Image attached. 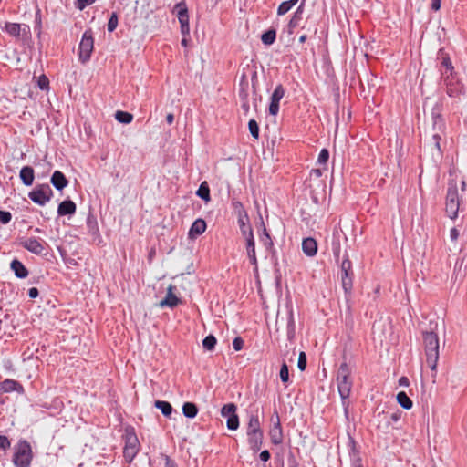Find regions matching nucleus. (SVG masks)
<instances>
[{"label": "nucleus", "mask_w": 467, "mask_h": 467, "mask_svg": "<svg viewBox=\"0 0 467 467\" xmlns=\"http://www.w3.org/2000/svg\"><path fill=\"white\" fill-rule=\"evenodd\" d=\"M246 437L250 449L254 452L259 451L263 445L264 431L257 414H251L249 416L246 426Z\"/></svg>", "instance_id": "1"}, {"label": "nucleus", "mask_w": 467, "mask_h": 467, "mask_svg": "<svg viewBox=\"0 0 467 467\" xmlns=\"http://www.w3.org/2000/svg\"><path fill=\"white\" fill-rule=\"evenodd\" d=\"M275 37H276L275 30L271 29V30L265 32L262 35L261 40L265 45H271L275 42Z\"/></svg>", "instance_id": "37"}, {"label": "nucleus", "mask_w": 467, "mask_h": 467, "mask_svg": "<svg viewBox=\"0 0 467 467\" xmlns=\"http://www.w3.org/2000/svg\"><path fill=\"white\" fill-rule=\"evenodd\" d=\"M260 459L263 462H267L270 459V452L267 450L263 451L260 453Z\"/></svg>", "instance_id": "52"}, {"label": "nucleus", "mask_w": 467, "mask_h": 467, "mask_svg": "<svg viewBox=\"0 0 467 467\" xmlns=\"http://www.w3.org/2000/svg\"><path fill=\"white\" fill-rule=\"evenodd\" d=\"M236 410L237 407L234 403H227L221 410L222 416L227 418V428L232 431L237 430L240 424Z\"/></svg>", "instance_id": "10"}, {"label": "nucleus", "mask_w": 467, "mask_h": 467, "mask_svg": "<svg viewBox=\"0 0 467 467\" xmlns=\"http://www.w3.org/2000/svg\"><path fill=\"white\" fill-rule=\"evenodd\" d=\"M165 466L166 467H178L177 463L171 459L169 456H165Z\"/></svg>", "instance_id": "50"}, {"label": "nucleus", "mask_w": 467, "mask_h": 467, "mask_svg": "<svg viewBox=\"0 0 467 467\" xmlns=\"http://www.w3.org/2000/svg\"><path fill=\"white\" fill-rule=\"evenodd\" d=\"M12 219V214L10 212L0 211V222L4 224L8 223Z\"/></svg>", "instance_id": "47"}, {"label": "nucleus", "mask_w": 467, "mask_h": 467, "mask_svg": "<svg viewBox=\"0 0 467 467\" xmlns=\"http://www.w3.org/2000/svg\"><path fill=\"white\" fill-rule=\"evenodd\" d=\"M340 272H341L342 286H343L345 292L348 293L352 288V275H353L352 264L348 255H346V257L343 259V261L341 263Z\"/></svg>", "instance_id": "11"}, {"label": "nucleus", "mask_w": 467, "mask_h": 467, "mask_svg": "<svg viewBox=\"0 0 467 467\" xmlns=\"http://www.w3.org/2000/svg\"><path fill=\"white\" fill-rule=\"evenodd\" d=\"M459 206L460 198L458 193V186L455 182H451L449 183L445 203V211L451 219H455L457 217Z\"/></svg>", "instance_id": "5"}, {"label": "nucleus", "mask_w": 467, "mask_h": 467, "mask_svg": "<svg viewBox=\"0 0 467 467\" xmlns=\"http://www.w3.org/2000/svg\"><path fill=\"white\" fill-rule=\"evenodd\" d=\"M244 347V340L240 337H237L234 339L233 341V348L235 351H240Z\"/></svg>", "instance_id": "48"}, {"label": "nucleus", "mask_w": 467, "mask_h": 467, "mask_svg": "<svg viewBox=\"0 0 467 467\" xmlns=\"http://www.w3.org/2000/svg\"><path fill=\"white\" fill-rule=\"evenodd\" d=\"M205 230H206L205 221L202 219H197L192 224L190 231H189V235H190V237L194 238V237L203 234Z\"/></svg>", "instance_id": "21"}, {"label": "nucleus", "mask_w": 467, "mask_h": 467, "mask_svg": "<svg viewBox=\"0 0 467 467\" xmlns=\"http://www.w3.org/2000/svg\"><path fill=\"white\" fill-rule=\"evenodd\" d=\"M38 295H39V293H38V289L36 287H31L28 290V296L30 298H36L38 296Z\"/></svg>", "instance_id": "51"}, {"label": "nucleus", "mask_w": 467, "mask_h": 467, "mask_svg": "<svg viewBox=\"0 0 467 467\" xmlns=\"http://www.w3.org/2000/svg\"><path fill=\"white\" fill-rule=\"evenodd\" d=\"M115 119L120 123L129 124L132 121L133 115L126 111L119 110L115 114Z\"/></svg>", "instance_id": "35"}, {"label": "nucleus", "mask_w": 467, "mask_h": 467, "mask_svg": "<svg viewBox=\"0 0 467 467\" xmlns=\"http://www.w3.org/2000/svg\"><path fill=\"white\" fill-rule=\"evenodd\" d=\"M48 86H49V80H48L47 77H46L45 75L40 76L39 79H38V87L40 88V89H42V90L47 89Z\"/></svg>", "instance_id": "46"}, {"label": "nucleus", "mask_w": 467, "mask_h": 467, "mask_svg": "<svg viewBox=\"0 0 467 467\" xmlns=\"http://www.w3.org/2000/svg\"><path fill=\"white\" fill-rule=\"evenodd\" d=\"M302 250L307 256H314L317 252V244L314 238H305L302 242Z\"/></svg>", "instance_id": "19"}, {"label": "nucleus", "mask_w": 467, "mask_h": 467, "mask_svg": "<svg viewBox=\"0 0 467 467\" xmlns=\"http://www.w3.org/2000/svg\"><path fill=\"white\" fill-rule=\"evenodd\" d=\"M244 109L248 110L249 106L247 104H244Z\"/></svg>", "instance_id": "64"}, {"label": "nucleus", "mask_w": 467, "mask_h": 467, "mask_svg": "<svg viewBox=\"0 0 467 467\" xmlns=\"http://www.w3.org/2000/svg\"><path fill=\"white\" fill-rule=\"evenodd\" d=\"M216 342L217 340L215 337L213 335H209L203 339L202 346L205 349L211 351L214 348Z\"/></svg>", "instance_id": "38"}, {"label": "nucleus", "mask_w": 467, "mask_h": 467, "mask_svg": "<svg viewBox=\"0 0 467 467\" xmlns=\"http://www.w3.org/2000/svg\"><path fill=\"white\" fill-rule=\"evenodd\" d=\"M302 13H303V4H301L296 11L294 13L292 18L288 23V32L289 34H293V30L299 25L302 20Z\"/></svg>", "instance_id": "24"}, {"label": "nucleus", "mask_w": 467, "mask_h": 467, "mask_svg": "<svg viewBox=\"0 0 467 467\" xmlns=\"http://www.w3.org/2000/svg\"><path fill=\"white\" fill-rule=\"evenodd\" d=\"M174 289H175V286L172 285H170L168 286L166 296L159 304L161 307L168 306V307L173 308L181 303V300L177 297V296L173 292Z\"/></svg>", "instance_id": "14"}, {"label": "nucleus", "mask_w": 467, "mask_h": 467, "mask_svg": "<svg viewBox=\"0 0 467 467\" xmlns=\"http://www.w3.org/2000/svg\"><path fill=\"white\" fill-rule=\"evenodd\" d=\"M433 140L435 141V146L438 150H440V140H441V136L439 134H434L433 135Z\"/></svg>", "instance_id": "56"}, {"label": "nucleus", "mask_w": 467, "mask_h": 467, "mask_svg": "<svg viewBox=\"0 0 467 467\" xmlns=\"http://www.w3.org/2000/svg\"><path fill=\"white\" fill-rule=\"evenodd\" d=\"M94 49V38L91 29L86 30L83 33L82 38L78 46L79 61L86 63L90 59L91 54Z\"/></svg>", "instance_id": "6"}, {"label": "nucleus", "mask_w": 467, "mask_h": 467, "mask_svg": "<svg viewBox=\"0 0 467 467\" xmlns=\"http://www.w3.org/2000/svg\"><path fill=\"white\" fill-rule=\"evenodd\" d=\"M423 344L426 363L431 370H435L439 360V337L434 332L423 333Z\"/></svg>", "instance_id": "2"}, {"label": "nucleus", "mask_w": 467, "mask_h": 467, "mask_svg": "<svg viewBox=\"0 0 467 467\" xmlns=\"http://www.w3.org/2000/svg\"><path fill=\"white\" fill-rule=\"evenodd\" d=\"M246 244V253L247 256L250 260L251 265L254 266V269L257 270L258 263L255 252V243L254 235L244 237Z\"/></svg>", "instance_id": "15"}, {"label": "nucleus", "mask_w": 467, "mask_h": 467, "mask_svg": "<svg viewBox=\"0 0 467 467\" xmlns=\"http://www.w3.org/2000/svg\"><path fill=\"white\" fill-rule=\"evenodd\" d=\"M331 247L336 260L338 261L341 254V243L338 234H333Z\"/></svg>", "instance_id": "27"}, {"label": "nucleus", "mask_w": 467, "mask_h": 467, "mask_svg": "<svg viewBox=\"0 0 467 467\" xmlns=\"http://www.w3.org/2000/svg\"><path fill=\"white\" fill-rule=\"evenodd\" d=\"M260 241L263 244V245L265 247L266 250H270L274 246L271 236L268 234V232L264 224H263V233H262V235L260 236Z\"/></svg>", "instance_id": "34"}, {"label": "nucleus", "mask_w": 467, "mask_h": 467, "mask_svg": "<svg viewBox=\"0 0 467 467\" xmlns=\"http://www.w3.org/2000/svg\"><path fill=\"white\" fill-rule=\"evenodd\" d=\"M232 205L235 214L237 215V218L243 217V219H246V216H248V214L241 202L234 201Z\"/></svg>", "instance_id": "36"}, {"label": "nucleus", "mask_w": 467, "mask_h": 467, "mask_svg": "<svg viewBox=\"0 0 467 467\" xmlns=\"http://www.w3.org/2000/svg\"><path fill=\"white\" fill-rule=\"evenodd\" d=\"M175 8L179 9L177 16L179 23L181 25V27H186V31L189 32V16H188V10L184 3L177 4Z\"/></svg>", "instance_id": "17"}, {"label": "nucleus", "mask_w": 467, "mask_h": 467, "mask_svg": "<svg viewBox=\"0 0 467 467\" xmlns=\"http://www.w3.org/2000/svg\"><path fill=\"white\" fill-rule=\"evenodd\" d=\"M5 31L12 36L18 37L21 34V25L17 23H5Z\"/></svg>", "instance_id": "30"}, {"label": "nucleus", "mask_w": 467, "mask_h": 467, "mask_svg": "<svg viewBox=\"0 0 467 467\" xmlns=\"http://www.w3.org/2000/svg\"><path fill=\"white\" fill-rule=\"evenodd\" d=\"M237 222L244 238L254 235L253 229L250 225L249 216H246V219H243V217L237 218Z\"/></svg>", "instance_id": "23"}, {"label": "nucleus", "mask_w": 467, "mask_h": 467, "mask_svg": "<svg viewBox=\"0 0 467 467\" xmlns=\"http://www.w3.org/2000/svg\"><path fill=\"white\" fill-rule=\"evenodd\" d=\"M11 446V442L6 436L0 435V450L6 451Z\"/></svg>", "instance_id": "45"}, {"label": "nucleus", "mask_w": 467, "mask_h": 467, "mask_svg": "<svg viewBox=\"0 0 467 467\" xmlns=\"http://www.w3.org/2000/svg\"><path fill=\"white\" fill-rule=\"evenodd\" d=\"M462 191L465 190V182L464 181L462 182Z\"/></svg>", "instance_id": "63"}, {"label": "nucleus", "mask_w": 467, "mask_h": 467, "mask_svg": "<svg viewBox=\"0 0 467 467\" xmlns=\"http://www.w3.org/2000/svg\"><path fill=\"white\" fill-rule=\"evenodd\" d=\"M377 422H378L377 427L383 431V428L385 426V421L380 420H377Z\"/></svg>", "instance_id": "59"}, {"label": "nucleus", "mask_w": 467, "mask_h": 467, "mask_svg": "<svg viewBox=\"0 0 467 467\" xmlns=\"http://www.w3.org/2000/svg\"><path fill=\"white\" fill-rule=\"evenodd\" d=\"M155 407L161 410L162 414L166 417H169L172 412V407L168 401L156 400Z\"/></svg>", "instance_id": "32"}, {"label": "nucleus", "mask_w": 467, "mask_h": 467, "mask_svg": "<svg viewBox=\"0 0 467 467\" xmlns=\"http://www.w3.org/2000/svg\"><path fill=\"white\" fill-rule=\"evenodd\" d=\"M248 128L251 135L257 140L259 138V127L257 122L254 119H250Z\"/></svg>", "instance_id": "39"}, {"label": "nucleus", "mask_w": 467, "mask_h": 467, "mask_svg": "<svg viewBox=\"0 0 467 467\" xmlns=\"http://www.w3.org/2000/svg\"><path fill=\"white\" fill-rule=\"evenodd\" d=\"M19 244L24 249L36 255L45 254L46 248L48 246L47 242L36 237L22 238L19 241Z\"/></svg>", "instance_id": "8"}, {"label": "nucleus", "mask_w": 467, "mask_h": 467, "mask_svg": "<svg viewBox=\"0 0 467 467\" xmlns=\"http://www.w3.org/2000/svg\"><path fill=\"white\" fill-rule=\"evenodd\" d=\"M285 90L284 87L279 84L275 87L269 105V113L273 116H276L279 111V102L284 98Z\"/></svg>", "instance_id": "13"}, {"label": "nucleus", "mask_w": 467, "mask_h": 467, "mask_svg": "<svg viewBox=\"0 0 467 467\" xmlns=\"http://www.w3.org/2000/svg\"><path fill=\"white\" fill-rule=\"evenodd\" d=\"M297 367L300 370H305L306 367V356L305 352H300L298 357Z\"/></svg>", "instance_id": "44"}, {"label": "nucleus", "mask_w": 467, "mask_h": 467, "mask_svg": "<svg viewBox=\"0 0 467 467\" xmlns=\"http://www.w3.org/2000/svg\"><path fill=\"white\" fill-rule=\"evenodd\" d=\"M271 421L273 423V426L269 431L270 440L272 443L279 445L283 442L284 436L282 426L280 423V418L277 412H275V414L272 416Z\"/></svg>", "instance_id": "12"}, {"label": "nucleus", "mask_w": 467, "mask_h": 467, "mask_svg": "<svg viewBox=\"0 0 467 467\" xmlns=\"http://www.w3.org/2000/svg\"><path fill=\"white\" fill-rule=\"evenodd\" d=\"M76 204L71 200H66L60 202L57 208V213L60 216L72 215L76 213Z\"/></svg>", "instance_id": "20"}, {"label": "nucleus", "mask_w": 467, "mask_h": 467, "mask_svg": "<svg viewBox=\"0 0 467 467\" xmlns=\"http://www.w3.org/2000/svg\"><path fill=\"white\" fill-rule=\"evenodd\" d=\"M28 196L35 203L45 205L53 196V191L48 184H39L29 192Z\"/></svg>", "instance_id": "9"}, {"label": "nucleus", "mask_w": 467, "mask_h": 467, "mask_svg": "<svg viewBox=\"0 0 467 467\" xmlns=\"http://www.w3.org/2000/svg\"><path fill=\"white\" fill-rule=\"evenodd\" d=\"M337 385L338 393L343 400V404L348 399L353 386L351 379V370L346 362H343L337 372Z\"/></svg>", "instance_id": "3"}, {"label": "nucleus", "mask_w": 467, "mask_h": 467, "mask_svg": "<svg viewBox=\"0 0 467 467\" xmlns=\"http://www.w3.org/2000/svg\"><path fill=\"white\" fill-rule=\"evenodd\" d=\"M182 413L187 418H194L198 413V408L192 402H185L182 406Z\"/></svg>", "instance_id": "28"}, {"label": "nucleus", "mask_w": 467, "mask_h": 467, "mask_svg": "<svg viewBox=\"0 0 467 467\" xmlns=\"http://www.w3.org/2000/svg\"><path fill=\"white\" fill-rule=\"evenodd\" d=\"M298 2V0H288L282 2L277 8V15L283 16L286 14Z\"/></svg>", "instance_id": "31"}, {"label": "nucleus", "mask_w": 467, "mask_h": 467, "mask_svg": "<svg viewBox=\"0 0 467 467\" xmlns=\"http://www.w3.org/2000/svg\"><path fill=\"white\" fill-rule=\"evenodd\" d=\"M140 451V441L133 431H127L123 456L126 462H131Z\"/></svg>", "instance_id": "7"}, {"label": "nucleus", "mask_w": 467, "mask_h": 467, "mask_svg": "<svg viewBox=\"0 0 467 467\" xmlns=\"http://www.w3.org/2000/svg\"><path fill=\"white\" fill-rule=\"evenodd\" d=\"M400 386L408 387L410 384L409 379L407 377H401L399 379Z\"/></svg>", "instance_id": "55"}, {"label": "nucleus", "mask_w": 467, "mask_h": 467, "mask_svg": "<svg viewBox=\"0 0 467 467\" xmlns=\"http://www.w3.org/2000/svg\"><path fill=\"white\" fill-rule=\"evenodd\" d=\"M182 46H184V47H186V46H187V39H186V38H183V39L182 40Z\"/></svg>", "instance_id": "61"}, {"label": "nucleus", "mask_w": 467, "mask_h": 467, "mask_svg": "<svg viewBox=\"0 0 467 467\" xmlns=\"http://www.w3.org/2000/svg\"><path fill=\"white\" fill-rule=\"evenodd\" d=\"M33 459V451L30 443L26 440H20L15 447L13 463L16 467H29Z\"/></svg>", "instance_id": "4"}, {"label": "nucleus", "mask_w": 467, "mask_h": 467, "mask_svg": "<svg viewBox=\"0 0 467 467\" xmlns=\"http://www.w3.org/2000/svg\"><path fill=\"white\" fill-rule=\"evenodd\" d=\"M375 420H384L385 421V426L383 428V431H387L389 428V425H390V420H399V417L395 414V413H391V414H389L387 412H379L376 417H375Z\"/></svg>", "instance_id": "26"}, {"label": "nucleus", "mask_w": 467, "mask_h": 467, "mask_svg": "<svg viewBox=\"0 0 467 467\" xmlns=\"http://www.w3.org/2000/svg\"><path fill=\"white\" fill-rule=\"evenodd\" d=\"M96 0H76L75 5L80 11L84 10L88 5L95 3Z\"/></svg>", "instance_id": "42"}, {"label": "nucleus", "mask_w": 467, "mask_h": 467, "mask_svg": "<svg viewBox=\"0 0 467 467\" xmlns=\"http://www.w3.org/2000/svg\"><path fill=\"white\" fill-rule=\"evenodd\" d=\"M311 174L315 175L316 177H320L322 175V171L320 169H314L311 171Z\"/></svg>", "instance_id": "58"}, {"label": "nucleus", "mask_w": 467, "mask_h": 467, "mask_svg": "<svg viewBox=\"0 0 467 467\" xmlns=\"http://www.w3.org/2000/svg\"><path fill=\"white\" fill-rule=\"evenodd\" d=\"M12 391L23 393L24 388L18 381L11 379H6L0 383V392L7 393Z\"/></svg>", "instance_id": "16"}, {"label": "nucleus", "mask_w": 467, "mask_h": 467, "mask_svg": "<svg viewBox=\"0 0 467 467\" xmlns=\"http://www.w3.org/2000/svg\"><path fill=\"white\" fill-rule=\"evenodd\" d=\"M280 379L282 382L286 383L289 380V369L285 362L283 363L280 368Z\"/></svg>", "instance_id": "41"}, {"label": "nucleus", "mask_w": 467, "mask_h": 467, "mask_svg": "<svg viewBox=\"0 0 467 467\" xmlns=\"http://www.w3.org/2000/svg\"><path fill=\"white\" fill-rule=\"evenodd\" d=\"M11 269L15 275L19 278H26L28 275V271L25 265L18 260H13L11 263Z\"/></svg>", "instance_id": "25"}, {"label": "nucleus", "mask_w": 467, "mask_h": 467, "mask_svg": "<svg viewBox=\"0 0 467 467\" xmlns=\"http://www.w3.org/2000/svg\"><path fill=\"white\" fill-rule=\"evenodd\" d=\"M442 65H443L446 68H448V69H452V68H453V67H452V65H451V60H450V58H449L448 57H443V59H442Z\"/></svg>", "instance_id": "53"}, {"label": "nucleus", "mask_w": 467, "mask_h": 467, "mask_svg": "<svg viewBox=\"0 0 467 467\" xmlns=\"http://www.w3.org/2000/svg\"><path fill=\"white\" fill-rule=\"evenodd\" d=\"M397 401L403 409L406 410L411 409L413 405L412 400L404 391H400L397 394Z\"/></svg>", "instance_id": "29"}, {"label": "nucleus", "mask_w": 467, "mask_h": 467, "mask_svg": "<svg viewBox=\"0 0 467 467\" xmlns=\"http://www.w3.org/2000/svg\"><path fill=\"white\" fill-rule=\"evenodd\" d=\"M166 120L168 122V124H172L173 120H174V116L172 113H169L167 116H166Z\"/></svg>", "instance_id": "57"}, {"label": "nucleus", "mask_w": 467, "mask_h": 467, "mask_svg": "<svg viewBox=\"0 0 467 467\" xmlns=\"http://www.w3.org/2000/svg\"><path fill=\"white\" fill-rule=\"evenodd\" d=\"M182 34H188L189 32L186 31V27H181Z\"/></svg>", "instance_id": "62"}, {"label": "nucleus", "mask_w": 467, "mask_h": 467, "mask_svg": "<svg viewBox=\"0 0 467 467\" xmlns=\"http://www.w3.org/2000/svg\"><path fill=\"white\" fill-rule=\"evenodd\" d=\"M51 183L57 190L61 191L67 186L68 181L62 171H55L51 176Z\"/></svg>", "instance_id": "18"}, {"label": "nucleus", "mask_w": 467, "mask_h": 467, "mask_svg": "<svg viewBox=\"0 0 467 467\" xmlns=\"http://www.w3.org/2000/svg\"><path fill=\"white\" fill-rule=\"evenodd\" d=\"M307 38V36L306 34L302 35L300 37H299V42L300 43H304Z\"/></svg>", "instance_id": "60"}, {"label": "nucleus", "mask_w": 467, "mask_h": 467, "mask_svg": "<svg viewBox=\"0 0 467 467\" xmlns=\"http://www.w3.org/2000/svg\"><path fill=\"white\" fill-rule=\"evenodd\" d=\"M329 158V152L327 149H322L319 152L317 162L320 164H326Z\"/></svg>", "instance_id": "43"}, {"label": "nucleus", "mask_w": 467, "mask_h": 467, "mask_svg": "<svg viewBox=\"0 0 467 467\" xmlns=\"http://www.w3.org/2000/svg\"><path fill=\"white\" fill-rule=\"evenodd\" d=\"M20 179L23 183L26 186H30L33 184L35 179V172L32 167L25 166L20 171Z\"/></svg>", "instance_id": "22"}, {"label": "nucleus", "mask_w": 467, "mask_h": 467, "mask_svg": "<svg viewBox=\"0 0 467 467\" xmlns=\"http://www.w3.org/2000/svg\"><path fill=\"white\" fill-rule=\"evenodd\" d=\"M459 231L456 228H451L450 231V238L451 241L456 242L459 237Z\"/></svg>", "instance_id": "49"}, {"label": "nucleus", "mask_w": 467, "mask_h": 467, "mask_svg": "<svg viewBox=\"0 0 467 467\" xmlns=\"http://www.w3.org/2000/svg\"><path fill=\"white\" fill-rule=\"evenodd\" d=\"M197 195L204 200L205 202H209L211 200L210 197V189L206 182H202L197 191Z\"/></svg>", "instance_id": "33"}, {"label": "nucleus", "mask_w": 467, "mask_h": 467, "mask_svg": "<svg viewBox=\"0 0 467 467\" xmlns=\"http://www.w3.org/2000/svg\"><path fill=\"white\" fill-rule=\"evenodd\" d=\"M118 16L116 13H112L108 22V31L113 32L118 26Z\"/></svg>", "instance_id": "40"}, {"label": "nucleus", "mask_w": 467, "mask_h": 467, "mask_svg": "<svg viewBox=\"0 0 467 467\" xmlns=\"http://www.w3.org/2000/svg\"><path fill=\"white\" fill-rule=\"evenodd\" d=\"M441 0H432L431 1V8L434 11L440 10V8H441Z\"/></svg>", "instance_id": "54"}]
</instances>
